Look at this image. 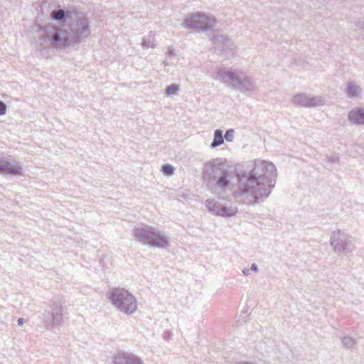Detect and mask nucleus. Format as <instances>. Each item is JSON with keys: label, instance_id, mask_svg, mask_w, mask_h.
Segmentation results:
<instances>
[{"label": "nucleus", "instance_id": "obj_1", "mask_svg": "<svg viewBox=\"0 0 364 364\" xmlns=\"http://www.w3.org/2000/svg\"><path fill=\"white\" fill-rule=\"evenodd\" d=\"M277 176V168L272 163L256 159L251 171L237 174L238 186L235 194L237 197H243L247 204L259 203L271 193Z\"/></svg>", "mask_w": 364, "mask_h": 364}, {"label": "nucleus", "instance_id": "obj_2", "mask_svg": "<svg viewBox=\"0 0 364 364\" xmlns=\"http://www.w3.org/2000/svg\"><path fill=\"white\" fill-rule=\"evenodd\" d=\"M68 46L63 29L48 25L39 30L37 50L41 55L48 57L50 50Z\"/></svg>", "mask_w": 364, "mask_h": 364}, {"label": "nucleus", "instance_id": "obj_3", "mask_svg": "<svg viewBox=\"0 0 364 364\" xmlns=\"http://www.w3.org/2000/svg\"><path fill=\"white\" fill-rule=\"evenodd\" d=\"M226 78L230 81V85L235 90H238L247 96L254 95L255 82L253 78L243 72H234L232 69L219 68L216 79L223 80L224 82H226Z\"/></svg>", "mask_w": 364, "mask_h": 364}, {"label": "nucleus", "instance_id": "obj_4", "mask_svg": "<svg viewBox=\"0 0 364 364\" xmlns=\"http://www.w3.org/2000/svg\"><path fill=\"white\" fill-rule=\"evenodd\" d=\"M68 46L80 43L81 40L90 35V21L83 14H74L67 18V24L63 29Z\"/></svg>", "mask_w": 364, "mask_h": 364}, {"label": "nucleus", "instance_id": "obj_5", "mask_svg": "<svg viewBox=\"0 0 364 364\" xmlns=\"http://www.w3.org/2000/svg\"><path fill=\"white\" fill-rule=\"evenodd\" d=\"M133 235L136 241L144 245L161 249H167L170 245L169 239L164 232L152 226L136 227L133 230Z\"/></svg>", "mask_w": 364, "mask_h": 364}, {"label": "nucleus", "instance_id": "obj_6", "mask_svg": "<svg viewBox=\"0 0 364 364\" xmlns=\"http://www.w3.org/2000/svg\"><path fill=\"white\" fill-rule=\"evenodd\" d=\"M108 299L121 312L132 314L136 310L137 303L135 296L124 288H112L108 293Z\"/></svg>", "mask_w": 364, "mask_h": 364}, {"label": "nucleus", "instance_id": "obj_7", "mask_svg": "<svg viewBox=\"0 0 364 364\" xmlns=\"http://www.w3.org/2000/svg\"><path fill=\"white\" fill-rule=\"evenodd\" d=\"M330 245L335 252L347 255L355 249V238L341 230L332 232Z\"/></svg>", "mask_w": 364, "mask_h": 364}, {"label": "nucleus", "instance_id": "obj_8", "mask_svg": "<svg viewBox=\"0 0 364 364\" xmlns=\"http://www.w3.org/2000/svg\"><path fill=\"white\" fill-rule=\"evenodd\" d=\"M216 23V19L204 13L196 12L187 16L182 23L186 28H196L205 31L213 28Z\"/></svg>", "mask_w": 364, "mask_h": 364}, {"label": "nucleus", "instance_id": "obj_9", "mask_svg": "<svg viewBox=\"0 0 364 364\" xmlns=\"http://www.w3.org/2000/svg\"><path fill=\"white\" fill-rule=\"evenodd\" d=\"M205 203L210 213L222 217H231L237 213V210L236 206L227 202L223 198H218L217 200L208 199Z\"/></svg>", "mask_w": 364, "mask_h": 364}, {"label": "nucleus", "instance_id": "obj_10", "mask_svg": "<svg viewBox=\"0 0 364 364\" xmlns=\"http://www.w3.org/2000/svg\"><path fill=\"white\" fill-rule=\"evenodd\" d=\"M215 51L227 58L232 56L235 50L233 41L223 33L216 32L210 38Z\"/></svg>", "mask_w": 364, "mask_h": 364}, {"label": "nucleus", "instance_id": "obj_11", "mask_svg": "<svg viewBox=\"0 0 364 364\" xmlns=\"http://www.w3.org/2000/svg\"><path fill=\"white\" fill-rule=\"evenodd\" d=\"M228 168L225 161L215 159L204 165L203 178L206 181H215Z\"/></svg>", "mask_w": 364, "mask_h": 364}, {"label": "nucleus", "instance_id": "obj_12", "mask_svg": "<svg viewBox=\"0 0 364 364\" xmlns=\"http://www.w3.org/2000/svg\"><path fill=\"white\" fill-rule=\"evenodd\" d=\"M0 174L22 176L23 168L20 162L0 158Z\"/></svg>", "mask_w": 364, "mask_h": 364}, {"label": "nucleus", "instance_id": "obj_13", "mask_svg": "<svg viewBox=\"0 0 364 364\" xmlns=\"http://www.w3.org/2000/svg\"><path fill=\"white\" fill-rule=\"evenodd\" d=\"M114 364H144L142 360L136 355L130 353H118L113 358Z\"/></svg>", "mask_w": 364, "mask_h": 364}, {"label": "nucleus", "instance_id": "obj_14", "mask_svg": "<svg viewBox=\"0 0 364 364\" xmlns=\"http://www.w3.org/2000/svg\"><path fill=\"white\" fill-rule=\"evenodd\" d=\"M343 86V93L348 98L358 99L361 97L363 89L355 80H349Z\"/></svg>", "mask_w": 364, "mask_h": 364}, {"label": "nucleus", "instance_id": "obj_15", "mask_svg": "<svg viewBox=\"0 0 364 364\" xmlns=\"http://www.w3.org/2000/svg\"><path fill=\"white\" fill-rule=\"evenodd\" d=\"M53 325H61L64 322V316L66 311L61 304L55 302L51 306Z\"/></svg>", "mask_w": 364, "mask_h": 364}, {"label": "nucleus", "instance_id": "obj_16", "mask_svg": "<svg viewBox=\"0 0 364 364\" xmlns=\"http://www.w3.org/2000/svg\"><path fill=\"white\" fill-rule=\"evenodd\" d=\"M348 119L353 124L364 125V108L351 109L348 114Z\"/></svg>", "mask_w": 364, "mask_h": 364}, {"label": "nucleus", "instance_id": "obj_17", "mask_svg": "<svg viewBox=\"0 0 364 364\" xmlns=\"http://www.w3.org/2000/svg\"><path fill=\"white\" fill-rule=\"evenodd\" d=\"M234 178V173L228 168L218 178L216 179V186L221 189H225L231 184V180Z\"/></svg>", "mask_w": 364, "mask_h": 364}, {"label": "nucleus", "instance_id": "obj_18", "mask_svg": "<svg viewBox=\"0 0 364 364\" xmlns=\"http://www.w3.org/2000/svg\"><path fill=\"white\" fill-rule=\"evenodd\" d=\"M309 95L302 92L294 95L291 100L292 103L301 107H308Z\"/></svg>", "mask_w": 364, "mask_h": 364}, {"label": "nucleus", "instance_id": "obj_19", "mask_svg": "<svg viewBox=\"0 0 364 364\" xmlns=\"http://www.w3.org/2000/svg\"><path fill=\"white\" fill-rule=\"evenodd\" d=\"M73 16V14L68 11L65 12L63 9L54 10L50 14V16L53 19L58 21L64 20L65 24H67V18H72Z\"/></svg>", "mask_w": 364, "mask_h": 364}, {"label": "nucleus", "instance_id": "obj_20", "mask_svg": "<svg viewBox=\"0 0 364 364\" xmlns=\"http://www.w3.org/2000/svg\"><path fill=\"white\" fill-rule=\"evenodd\" d=\"M224 143V137L221 129H215L214 132L213 141L210 144V148L215 149Z\"/></svg>", "mask_w": 364, "mask_h": 364}, {"label": "nucleus", "instance_id": "obj_21", "mask_svg": "<svg viewBox=\"0 0 364 364\" xmlns=\"http://www.w3.org/2000/svg\"><path fill=\"white\" fill-rule=\"evenodd\" d=\"M326 102L325 98L321 96L310 95L309 97L308 107H316L323 106Z\"/></svg>", "mask_w": 364, "mask_h": 364}, {"label": "nucleus", "instance_id": "obj_22", "mask_svg": "<svg viewBox=\"0 0 364 364\" xmlns=\"http://www.w3.org/2000/svg\"><path fill=\"white\" fill-rule=\"evenodd\" d=\"M141 46L144 48H155L156 46V44L154 42V37L151 31L148 36L143 38Z\"/></svg>", "mask_w": 364, "mask_h": 364}, {"label": "nucleus", "instance_id": "obj_23", "mask_svg": "<svg viewBox=\"0 0 364 364\" xmlns=\"http://www.w3.org/2000/svg\"><path fill=\"white\" fill-rule=\"evenodd\" d=\"M343 346L346 348H353L356 344L354 338L349 336H345L341 339Z\"/></svg>", "mask_w": 364, "mask_h": 364}, {"label": "nucleus", "instance_id": "obj_24", "mask_svg": "<svg viewBox=\"0 0 364 364\" xmlns=\"http://www.w3.org/2000/svg\"><path fill=\"white\" fill-rule=\"evenodd\" d=\"M43 320L46 327L48 329L53 325L52 316L50 311H45L43 314Z\"/></svg>", "mask_w": 364, "mask_h": 364}, {"label": "nucleus", "instance_id": "obj_25", "mask_svg": "<svg viewBox=\"0 0 364 364\" xmlns=\"http://www.w3.org/2000/svg\"><path fill=\"white\" fill-rule=\"evenodd\" d=\"M175 168L169 164H165L161 166V171L165 176H171L174 174Z\"/></svg>", "mask_w": 364, "mask_h": 364}, {"label": "nucleus", "instance_id": "obj_26", "mask_svg": "<svg viewBox=\"0 0 364 364\" xmlns=\"http://www.w3.org/2000/svg\"><path fill=\"white\" fill-rule=\"evenodd\" d=\"M178 90H179V85H176V84H172L166 88V95L167 96H170L171 95L175 94Z\"/></svg>", "mask_w": 364, "mask_h": 364}, {"label": "nucleus", "instance_id": "obj_27", "mask_svg": "<svg viewBox=\"0 0 364 364\" xmlns=\"http://www.w3.org/2000/svg\"><path fill=\"white\" fill-rule=\"evenodd\" d=\"M235 130L232 129H229L226 131L225 135L223 136L224 139L227 141L232 142L234 139Z\"/></svg>", "mask_w": 364, "mask_h": 364}, {"label": "nucleus", "instance_id": "obj_28", "mask_svg": "<svg viewBox=\"0 0 364 364\" xmlns=\"http://www.w3.org/2000/svg\"><path fill=\"white\" fill-rule=\"evenodd\" d=\"M7 106L1 100H0V115H3L6 112Z\"/></svg>", "mask_w": 364, "mask_h": 364}, {"label": "nucleus", "instance_id": "obj_29", "mask_svg": "<svg viewBox=\"0 0 364 364\" xmlns=\"http://www.w3.org/2000/svg\"><path fill=\"white\" fill-rule=\"evenodd\" d=\"M250 270H252L255 272H258V267H257V264H255V263L252 264L251 267H250Z\"/></svg>", "mask_w": 364, "mask_h": 364}, {"label": "nucleus", "instance_id": "obj_30", "mask_svg": "<svg viewBox=\"0 0 364 364\" xmlns=\"http://www.w3.org/2000/svg\"><path fill=\"white\" fill-rule=\"evenodd\" d=\"M26 322V319H24L23 318H19L18 319V325L19 326H23V323H25Z\"/></svg>", "mask_w": 364, "mask_h": 364}, {"label": "nucleus", "instance_id": "obj_31", "mask_svg": "<svg viewBox=\"0 0 364 364\" xmlns=\"http://www.w3.org/2000/svg\"><path fill=\"white\" fill-rule=\"evenodd\" d=\"M250 269H247V268H245L243 270H242V273L245 276H247L250 274Z\"/></svg>", "mask_w": 364, "mask_h": 364}, {"label": "nucleus", "instance_id": "obj_32", "mask_svg": "<svg viewBox=\"0 0 364 364\" xmlns=\"http://www.w3.org/2000/svg\"><path fill=\"white\" fill-rule=\"evenodd\" d=\"M331 161L333 162V163H337L339 161V158L338 156H335V157H332L331 159Z\"/></svg>", "mask_w": 364, "mask_h": 364}, {"label": "nucleus", "instance_id": "obj_33", "mask_svg": "<svg viewBox=\"0 0 364 364\" xmlns=\"http://www.w3.org/2000/svg\"><path fill=\"white\" fill-rule=\"evenodd\" d=\"M163 336H164V338L168 339V336H169V333L168 332H164V334H163Z\"/></svg>", "mask_w": 364, "mask_h": 364}, {"label": "nucleus", "instance_id": "obj_34", "mask_svg": "<svg viewBox=\"0 0 364 364\" xmlns=\"http://www.w3.org/2000/svg\"><path fill=\"white\" fill-rule=\"evenodd\" d=\"M168 54L170 55H173V50L169 49L168 51Z\"/></svg>", "mask_w": 364, "mask_h": 364}, {"label": "nucleus", "instance_id": "obj_35", "mask_svg": "<svg viewBox=\"0 0 364 364\" xmlns=\"http://www.w3.org/2000/svg\"><path fill=\"white\" fill-rule=\"evenodd\" d=\"M163 64H164V66H167V65H168V63H167V61H166V60H164V61L163 62Z\"/></svg>", "mask_w": 364, "mask_h": 364}]
</instances>
